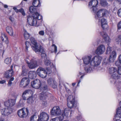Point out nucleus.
I'll list each match as a JSON object with an SVG mask.
<instances>
[{
	"label": "nucleus",
	"instance_id": "nucleus-60",
	"mask_svg": "<svg viewBox=\"0 0 121 121\" xmlns=\"http://www.w3.org/2000/svg\"><path fill=\"white\" fill-rule=\"evenodd\" d=\"M15 11L17 13L19 12V9L18 10L17 9Z\"/></svg>",
	"mask_w": 121,
	"mask_h": 121
},
{
	"label": "nucleus",
	"instance_id": "nucleus-52",
	"mask_svg": "<svg viewBox=\"0 0 121 121\" xmlns=\"http://www.w3.org/2000/svg\"><path fill=\"white\" fill-rule=\"evenodd\" d=\"M117 73L121 75V66L118 68Z\"/></svg>",
	"mask_w": 121,
	"mask_h": 121
},
{
	"label": "nucleus",
	"instance_id": "nucleus-42",
	"mask_svg": "<svg viewBox=\"0 0 121 121\" xmlns=\"http://www.w3.org/2000/svg\"><path fill=\"white\" fill-rule=\"evenodd\" d=\"M101 5L103 6H105L107 4V3L105 0H101L100 3Z\"/></svg>",
	"mask_w": 121,
	"mask_h": 121
},
{
	"label": "nucleus",
	"instance_id": "nucleus-22",
	"mask_svg": "<svg viewBox=\"0 0 121 121\" xmlns=\"http://www.w3.org/2000/svg\"><path fill=\"white\" fill-rule=\"evenodd\" d=\"M47 82L49 85H52V87L54 88L56 87L57 86L55 85V82L53 79L51 78H49Z\"/></svg>",
	"mask_w": 121,
	"mask_h": 121
},
{
	"label": "nucleus",
	"instance_id": "nucleus-14",
	"mask_svg": "<svg viewBox=\"0 0 121 121\" xmlns=\"http://www.w3.org/2000/svg\"><path fill=\"white\" fill-rule=\"evenodd\" d=\"M30 80L27 78L25 77L22 78L20 83L19 86L20 87L25 88L29 84Z\"/></svg>",
	"mask_w": 121,
	"mask_h": 121
},
{
	"label": "nucleus",
	"instance_id": "nucleus-16",
	"mask_svg": "<svg viewBox=\"0 0 121 121\" xmlns=\"http://www.w3.org/2000/svg\"><path fill=\"white\" fill-rule=\"evenodd\" d=\"M105 50V46L103 44L99 45L95 51L97 55L102 54Z\"/></svg>",
	"mask_w": 121,
	"mask_h": 121
},
{
	"label": "nucleus",
	"instance_id": "nucleus-15",
	"mask_svg": "<svg viewBox=\"0 0 121 121\" xmlns=\"http://www.w3.org/2000/svg\"><path fill=\"white\" fill-rule=\"evenodd\" d=\"M49 116L48 114L44 112L41 113L39 116L38 119L40 121H48Z\"/></svg>",
	"mask_w": 121,
	"mask_h": 121
},
{
	"label": "nucleus",
	"instance_id": "nucleus-48",
	"mask_svg": "<svg viewBox=\"0 0 121 121\" xmlns=\"http://www.w3.org/2000/svg\"><path fill=\"white\" fill-rule=\"evenodd\" d=\"M52 47L54 49V52L56 53L57 52V47L54 44H53L52 45Z\"/></svg>",
	"mask_w": 121,
	"mask_h": 121
},
{
	"label": "nucleus",
	"instance_id": "nucleus-6",
	"mask_svg": "<svg viewBox=\"0 0 121 121\" xmlns=\"http://www.w3.org/2000/svg\"><path fill=\"white\" fill-rule=\"evenodd\" d=\"M36 72L37 74L39 77L44 78L46 76L47 73H50L51 71V70H49L47 72L45 69L41 67H39L37 70Z\"/></svg>",
	"mask_w": 121,
	"mask_h": 121
},
{
	"label": "nucleus",
	"instance_id": "nucleus-50",
	"mask_svg": "<svg viewBox=\"0 0 121 121\" xmlns=\"http://www.w3.org/2000/svg\"><path fill=\"white\" fill-rule=\"evenodd\" d=\"M41 56L42 58H45L47 59V56L45 53H42L41 54Z\"/></svg>",
	"mask_w": 121,
	"mask_h": 121
},
{
	"label": "nucleus",
	"instance_id": "nucleus-4",
	"mask_svg": "<svg viewBox=\"0 0 121 121\" xmlns=\"http://www.w3.org/2000/svg\"><path fill=\"white\" fill-rule=\"evenodd\" d=\"M31 85L34 88L38 89L40 88L43 91L46 90L47 88V85L43 86L41 85L40 80L38 79H36L32 81L31 83Z\"/></svg>",
	"mask_w": 121,
	"mask_h": 121
},
{
	"label": "nucleus",
	"instance_id": "nucleus-20",
	"mask_svg": "<svg viewBox=\"0 0 121 121\" xmlns=\"http://www.w3.org/2000/svg\"><path fill=\"white\" fill-rule=\"evenodd\" d=\"M13 66L12 65L11 66V69L7 70L5 72L4 75L5 77L9 78L11 77L13 74V71L12 69Z\"/></svg>",
	"mask_w": 121,
	"mask_h": 121
},
{
	"label": "nucleus",
	"instance_id": "nucleus-31",
	"mask_svg": "<svg viewBox=\"0 0 121 121\" xmlns=\"http://www.w3.org/2000/svg\"><path fill=\"white\" fill-rule=\"evenodd\" d=\"M75 102H67V105L68 107L70 108L73 107L75 108L76 106L75 105Z\"/></svg>",
	"mask_w": 121,
	"mask_h": 121
},
{
	"label": "nucleus",
	"instance_id": "nucleus-32",
	"mask_svg": "<svg viewBox=\"0 0 121 121\" xmlns=\"http://www.w3.org/2000/svg\"><path fill=\"white\" fill-rule=\"evenodd\" d=\"M22 76H26L28 73V71L24 66H23L22 68Z\"/></svg>",
	"mask_w": 121,
	"mask_h": 121
},
{
	"label": "nucleus",
	"instance_id": "nucleus-21",
	"mask_svg": "<svg viewBox=\"0 0 121 121\" xmlns=\"http://www.w3.org/2000/svg\"><path fill=\"white\" fill-rule=\"evenodd\" d=\"M100 35L103 37V39L107 43L110 42L111 39L107 34L103 32H100Z\"/></svg>",
	"mask_w": 121,
	"mask_h": 121
},
{
	"label": "nucleus",
	"instance_id": "nucleus-55",
	"mask_svg": "<svg viewBox=\"0 0 121 121\" xmlns=\"http://www.w3.org/2000/svg\"><path fill=\"white\" fill-rule=\"evenodd\" d=\"M6 82V81L5 80H2V81H0V83L3 84L5 83Z\"/></svg>",
	"mask_w": 121,
	"mask_h": 121
},
{
	"label": "nucleus",
	"instance_id": "nucleus-53",
	"mask_svg": "<svg viewBox=\"0 0 121 121\" xmlns=\"http://www.w3.org/2000/svg\"><path fill=\"white\" fill-rule=\"evenodd\" d=\"M117 14L119 16L121 17V9H119L118 10Z\"/></svg>",
	"mask_w": 121,
	"mask_h": 121
},
{
	"label": "nucleus",
	"instance_id": "nucleus-13",
	"mask_svg": "<svg viewBox=\"0 0 121 121\" xmlns=\"http://www.w3.org/2000/svg\"><path fill=\"white\" fill-rule=\"evenodd\" d=\"M12 112L11 108H4L1 110L2 115L4 117L8 116L11 114Z\"/></svg>",
	"mask_w": 121,
	"mask_h": 121
},
{
	"label": "nucleus",
	"instance_id": "nucleus-5",
	"mask_svg": "<svg viewBox=\"0 0 121 121\" xmlns=\"http://www.w3.org/2000/svg\"><path fill=\"white\" fill-rule=\"evenodd\" d=\"M26 60L28 67L30 69L34 68L38 66L37 61L35 59H32L30 57L26 58Z\"/></svg>",
	"mask_w": 121,
	"mask_h": 121
},
{
	"label": "nucleus",
	"instance_id": "nucleus-61",
	"mask_svg": "<svg viewBox=\"0 0 121 121\" xmlns=\"http://www.w3.org/2000/svg\"><path fill=\"white\" fill-rule=\"evenodd\" d=\"M4 8H7L8 7V6L7 5H4Z\"/></svg>",
	"mask_w": 121,
	"mask_h": 121
},
{
	"label": "nucleus",
	"instance_id": "nucleus-17",
	"mask_svg": "<svg viewBox=\"0 0 121 121\" xmlns=\"http://www.w3.org/2000/svg\"><path fill=\"white\" fill-rule=\"evenodd\" d=\"M92 56H87L82 58L83 63L85 65H90L91 66Z\"/></svg>",
	"mask_w": 121,
	"mask_h": 121
},
{
	"label": "nucleus",
	"instance_id": "nucleus-33",
	"mask_svg": "<svg viewBox=\"0 0 121 121\" xmlns=\"http://www.w3.org/2000/svg\"><path fill=\"white\" fill-rule=\"evenodd\" d=\"M115 42L117 44H119L120 43L121 47V35H118L115 39Z\"/></svg>",
	"mask_w": 121,
	"mask_h": 121
},
{
	"label": "nucleus",
	"instance_id": "nucleus-39",
	"mask_svg": "<svg viewBox=\"0 0 121 121\" xmlns=\"http://www.w3.org/2000/svg\"><path fill=\"white\" fill-rule=\"evenodd\" d=\"M26 48L25 51L26 52H28V48L30 47V44L28 41H26L25 42Z\"/></svg>",
	"mask_w": 121,
	"mask_h": 121
},
{
	"label": "nucleus",
	"instance_id": "nucleus-8",
	"mask_svg": "<svg viewBox=\"0 0 121 121\" xmlns=\"http://www.w3.org/2000/svg\"><path fill=\"white\" fill-rule=\"evenodd\" d=\"M109 13L108 11L104 9H101L99 10L96 13L95 15L96 19L103 17L107 16L108 15Z\"/></svg>",
	"mask_w": 121,
	"mask_h": 121
},
{
	"label": "nucleus",
	"instance_id": "nucleus-23",
	"mask_svg": "<svg viewBox=\"0 0 121 121\" xmlns=\"http://www.w3.org/2000/svg\"><path fill=\"white\" fill-rule=\"evenodd\" d=\"M6 30L10 35L12 36H13V31L11 27L10 26H7L6 28Z\"/></svg>",
	"mask_w": 121,
	"mask_h": 121
},
{
	"label": "nucleus",
	"instance_id": "nucleus-37",
	"mask_svg": "<svg viewBox=\"0 0 121 121\" xmlns=\"http://www.w3.org/2000/svg\"><path fill=\"white\" fill-rule=\"evenodd\" d=\"M29 11L31 13H35V14L37 12H36V9L34 8L32 6H31L29 8Z\"/></svg>",
	"mask_w": 121,
	"mask_h": 121
},
{
	"label": "nucleus",
	"instance_id": "nucleus-62",
	"mask_svg": "<svg viewBox=\"0 0 121 121\" xmlns=\"http://www.w3.org/2000/svg\"><path fill=\"white\" fill-rule=\"evenodd\" d=\"M80 82H81V81L80 80H79L78 81V85H77L78 86L79 85V84Z\"/></svg>",
	"mask_w": 121,
	"mask_h": 121
},
{
	"label": "nucleus",
	"instance_id": "nucleus-35",
	"mask_svg": "<svg viewBox=\"0 0 121 121\" xmlns=\"http://www.w3.org/2000/svg\"><path fill=\"white\" fill-rule=\"evenodd\" d=\"M27 94H30L31 95L33 94V92L31 90H29L25 91L22 94V97H23L24 95Z\"/></svg>",
	"mask_w": 121,
	"mask_h": 121
},
{
	"label": "nucleus",
	"instance_id": "nucleus-44",
	"mask_svg": "<svg viewBox=\"0 0 121 121\" xmlns=\"http://www.w3.org/2000/svg\"><path fill=\"white\" fill-rule=\"evenodd\" d=\"M99 22H100L101 25L107 23L106 19L104 18H102L101 20H99Z\"/></svg>",
	"mask_w": 121,
	"mask_h": 121
},
{
	"label": "nucleus",
	"instance_id": "nucleus-63",
	"mask_svg": "<svg viewBox=\"0 0 121 121\" xmlns=\"http://www.w3.org/2000/svg\"><path fill=\"white\" fill-rule=\"evenodd\" d=\"M23 97V99L24 100H25L26 99V98L24 96Z\"/></svg>",
	"mask_w": 121,
	"mask_h": 121
},
{
	"label": "nucleus",
	"instance_id": "nucleus-45",
	"mask_svg": "<svg viewBox=\"0 0 121 121\" xmlns=\"http://www.w3.org/2000/svg\"><path fill=\"white\" fill-rule=\"evenodd\" d=\"M102 28L104 30L108 28V26L107 23L101 25Z\"/></svg>",
	"mask_w": 121,
	"mask_h": 121
},
{
	"label": "nucleus",
	"instance_id": "nucleus-51",
	"mask_svg": "<svg viewBox=\"0 0 121 121\" xmlns=\"http://www.w3.org/2000/svg\"><path fill=\"white\" fill-rule=\"evenodd\" d=\"M120 64H121V63L120 62L119 60L117 61L115 63V65L117 66H118Z\"/></svg>",
	"mask_w": 121,
	"mask_h": 121
},
{
	"label": "nucleus",
	"instance_id": "nucleus-28",
	"mask_svg": "<svg viewBox=\"0 0 121 121\" xmlns=\"http://www.w3.org/2000/svg\"><path fill=\"white\" fill-rule=\"evenodd\" d=\"M75 97L72 95H69L68 98L67 102H75Z\"/></svg>",
	"mask_w": 121,
	"mask_h": 121
},
{
	"label": "nucleus",
	"instance_id": "nucleus-46",
	"mask_svg": "<svg viewBox=\"0 0 121 121\" xmlns=\"http://www.w3.org/2000/svg\"><path fill=\"white\" fill-rule=\"evenodd\" d=\"M38 34L40 36H43L45 34V33L44 31L42 30L39 31V32Z\"/></svg>",
	"mask_w": 121,
	"mask_h": 121
},
{
	"label": "nucleus",
	"instance_id": "nucleus-24",
	"mask_svg": "<svg viewBox=\"0 0 121 121\" xmlns=\"http://www.w3.org/2000/svg\"><path fill=\"white\" fill-rule=\"evenodd\" d=\"M66 117L63 114H62V116H60L59 117H57L52 119L51 121H62Z\"/></svg>",
	"mask_w": 121,
	"mask_h": 121
},
{
	"label": "nucleus",
	"instance_id": "nucleus-11",
	"mask_svg": "<svg viewBox=\"0 0 121 121\" xmlns=\"http://www.w3.org/2000/svg\"><path fill=\"white\" fill-rule=\"evenodd\" d=\"M101 62L100 57L98 56H96L91 59V66H97L99 65Z\"/></svg>",
	"mask_w": 121,
	"mask_h": 121
},
{
	"label": "nucleus",
	"instance_id": "nucleus-7",
	"mask_svg": "<svg viewBox=\"0 0 121 121\" xmlns=\"http://www.w3.org/2000/svg\"><path fill=\"white\" fill-rule=\"evenodd\" d=\"M109 72L111 79H113L115 82L116 79L118 78V75L117 71V69L115 67H111L109 69Z\"/></svg>",
	"mask_w": 121,
	"mask_h": 121
},
{
	"label": "nucleus",
	"instance_id": "nucleus-29",
	"mask_svg": "<svg viewBox=\"0 0 121 121\" xmlns=\"http://www.w3.org/2000/svg\"><path fill=\"white\" fill-rule=\"evenodd\" d=\"M44 62L45 64L47 66L50 65L52 68L54 67V65L52 63H51L50 60L46 59L44 60Z\"/></svg>",
	"mask_w": 121,
	"mask_h": 121
},
{
	"label": "nucleus",
	"instance_id": "nucleus-26",
	"mask_svg": "<svg viewBox=\"0 0 121 121\" xmlns=\"http://www.w3.org/2000/svg\"><path fill=\"white\" fill-rule=\"evenodd\" d=\"M28 75L29 78L31 79H33L36 77V74L35 71H31L29 72Z\"/></svg>",
	"mask_w": 121,
	"mask_h": 121
},
{
	"label": "nucleus",
	"instance_id": "nucleus-3",
	"mask_svg": "<svg viewBox=\"0 0 121 121\" xmlns=\"http://www.w3.org/2000/svg\"><path fill=\"white\" fill-rule=\"evenodd\" d=\"M30 41L32 44L31 45L32 48L36 52H40L41 53L44 52V50L42 46L40 45L38 46L36 41L34 38H31Z\"/></svg>",
	"mask_w": 121,
	"mask_h": 121
},
{
	"label": "nucleus",
	"instance_id": "nucleus-36",
	"mask_svg": "<svg viewBox=\"0 0 121 121\" xmlns=\"http://www.w3.org/2000/svg\"><path fill=\"white\" fill-rule=\"evenodd\" d=\"M39 98L41 99H44L47 97L46 95V93H42L40 94L39 95Z\"/></svg>",
	"mask_w": 121,
	"mask_h": 121
},
{
	"label": "nucleus",
	"instance_id": "nucleus-34",
	"mask_svg": "<svg viewBox=\"0 0 121 121\" xmlns=\"http://www.w3.org/2000/svg\"><path fill=\"white\" fill-rule=\"evenodd\" d=\"M24 38L26 39H28L30 37V35L25 30H24Z\"/></svg>",
	"mask_w": 121,
	"mask_h": 121
},
{
	"label": "nucleus",
	"instance_id": "nucleus-19",
	"mask_svg": "<svg viewBox=\"0 0 121 121\" xmlns=\"http://www.w3.org/2000/svg\"><path fill=\"white\" fill-rule=\"evenodd\" d=\"M0 39L2 42H5L6 44L8 43L9 41L8 38L5 33L4 32H1V33Z\"/></svg>",
	"mask_w": 121,
	"mask_h": 121
},
{
	"label": "nucleus",
	"instance_id": "nucleus-57",
	"mask_svg": "<svg viewBox=\"0 0 121 121\" xmlns=\"http://www.w3.org/2000/svg\"><path fill=\"white\" fill-rule=\"evenodd\" d=\"M117 84L118 86H119L121 87V82L118 83L117 82Z\"/></svg>",
	"mask_w": 121,
	"mask_h": 121
},
{
	"label": "nucleus",
	"instance_id": "nucleus-59",
	"mask_svg": "<svg viewBox=\"0 0 121 121\" xmlns=\"http://www.w3.org/2000/svg\"><path fill=\"white\" fill-rule=\"evenodd\" d=\"M116 1H117L120 4H121V0H115Z\"/></svg>",
	"mask_w": 121,
	"mask_h": 121
},
{
	"label": "nucleus",
	"instance_id": "nucleus-9",
	"mask_svg": "<svg viewBox=\"0 0 121 121\" xmlns=\"http://www.w3.org/2000/svg\"><path fill=\"white\" fill-rule=\"evenodd\" d=\"M29 113L28 109L26 108H23L19 110L17 112L18 115L20 117H26Z\"/></svg>",
	"mask_w": 121,
	"mask_h": 121
},
{
	"label": "nucleus",
	"instance_id": "nucleus-54",
	"mask_svg": "<svg viewBox=\"0 0 121 121\" xmlns=\"http://www.w3.org/2000/svg\"><path fill=\"white\" fill-rule=\"evenodd\" d=\"M42 104L45 106H47V102L46 101H43L42 102Z\"/></svg>",
	"mask_w": 121,
	"mask_h": 121
},
{
	"label": "nucleus",
	"instance_id": "nucleus-25",
	"mask_svg": "<svg viewBox=\"0 0 121 121\" xmlns=\"http://www.w3.org/2000/svg\"><path fill=\"white\" fill-rule=\"evenodd\" d=\"M119 104L120 106L117 110L116 117H118L121 118V101L120 102Z\"/></svg>",
	"mask_w": 121,
	"mask_h": 121
},
{
	"label": "nucleus",
	"instance_id": "nucleus-27",
	"mask_svg": "<svg viewBox=\"0 0 121 121\" xmlns=\"http://www.w3.org/2000/svg\"><path fill=\"white\" fill-rule=\"evenodd\" d=\"M32 4L35 7H39L41 5V3L39 0H33Z\"/></svg>",
	"mask_w": 121,
	"mask_h": 121
},
{
	"label": "nucleus",
	"instance_id": "nucleus-56",
	"mask_svg": "<svg viewBox=\"0 0 121 121\" xmlns=\"http://www.w3.org/2000/svg\"><path fill=\"white\" fill-rule=\"evenodd\" d=\"M9 19L11 22L13 21L14 20V18L11 16L9 17Z\"/></svg>",
	"mask_w": 121,
	"mask_h": 121
},
{
	"label": "nucleus",
	"instance_id": "nucleus-41",
	"mask_svg": "<svg viewBox=\"0 0 121 121\" xmlns=\"http://www.w3.org/2000/svg\"><path fill=\"white\" fill-rule=\"evenodd\" d=\"M11 61V59L10 58H7L5 59L4 60V63L6 64H9Z\"/></svg>",
	"mask_w": 121,
	"mask_h": 121
},
{
	"label": "nucleus",
	"instance_id": "nucleus-43",
	"mask_svg": "<svg viewBox=\"0 0 121 121\" xmlns=\"http://www.w3.org/2000/svg\"><path fill=\"white\" fill-rule=\"evenodd\" d=\"M14 80V78L13 77H12L10 79L9 81L7 84V85L8 86H11L12 83V81H13Z\"/></svg>",
	"mask_w": 121,
	"mask_h": 121
},
{
	"label": "nucleus",
	"instance_id": "nucleus-2",
	"mask_svg": "<svg viewBox=\"0 0 121 121\" xmlns=\"http://www.w3.org/2000/svg\"><path fill=\"white\" fill-rule=\"evenodd\" d=\"M69 110L68 108H65L64 111H61L59 107L57 106L54 107L51 110V114L54 116L60 115L62 116V114H63L66 117H68Z\"/></svg>",
	"mask_w": 121,
	"mask_h": 121
},
{
	"label": "nucleus",
	"instance_id": "nucleus-47",
	"mask_svg": "<svg viewBox=\"0 0 121 121\" xmlns=\"http://www.w3.org/2000/svg\"><path fill=\"white\" fill-rule=\"evenodd\" d=\"M19 12H20L22 14L23 16H25V13L24 10L22 8H21L19 9Z\"/></svg>",
	"mask_w": 121,
	"mask_h": 121
},
{
	"label": "nucleus",
	"instance_id": "nucleus-18",
	"mask_svg": "<svg viewBox=\"0 0 121 121\" xmlns=\"http://www.w3.org/2000/svg\"><path fill=\"white\" fill-rule=\"evenodd\" d=\"M15 100L14 99H9L5 101L4 103L5 106L8 108L9 107H11L15 104Z\"/></svg>",
	"mask_w": 121,
	"mask_h": 121
},
{
	"label": "nucleus",
	"instance_id": "nucleus-10",
	"mask_svg": "<svg viewBox=\"0 0 121 121\" xmlns=\"http://www.w3.org/2000/svg\"><path fill=\"white\" fill-rule=\"evenodd\" d=\"M98 3L97 0H92L89 3V7L91 8L92 12L94 13H95L97 10V9L95 7L98 5Z\"/></svg>",
	"mask_w": 121,
	"mask_h": 121
},
{
	"label": "nucleus",
	"instance_id": "nucleus-12",
	"mask_svg": "<svg viewBox=\"0 0 121 121\" xmlns=\"http://www.w3.org/2000/svg\"><path fill=\"white\" fill-rule=\"evenodd\" d=\"M116 56V53L115 51H113L110 53L109 58L107 60H105L104 62L105 65L109 64L110 62H113L115 60Z\"/></svg>",
	"mask_w": 121,
	"mask_h": 121
},
{
	"label": "nucleus",
	"instance_id": "nucleus-1",
	"mask_svg": "<svg viewBox=\"0 0 121 121\" xmlns=\"http://www.w3.org/2000/svg\"><path fill=\"white\" fill-rule=\"evenodd\" d=\"M42 16L38 13H35L33 16H28L27 17V22L31 26H38V21L42 18Z\"/></svg>",
	"mask_w": 121,
	"mask_h": 121
},
{
	"label": "nucleus",
	"instance_id": "nucleus-49",
	"mask_svg": "<svg viewBox=\"0 0 121 121\" xmlns=\"http://www.w3.org/2000/svg\"><path fill=\"white\" fill-rule=\"evenodd\" d=\"M117 26L118 29H121V21L118 23Z\"/></svg>",
	"mask_w": 121,
	"mask_h": 121
},
{
	"label": "nucleus",
	"instance_id": "nucleus-40",
	"mask_svg": "<svg viewBox=\"0 0 121 121\" xmlns=\"http://www.w3.org/2000/svg\"><path fill=\"white\" fill-rule=\"evenodd\" d=\"M112 48L109 46H108L107 49L106 53V54H108L111 52V51L112 50Z\"/></svg>",
	"mask_w": 121,
	"mask_h": 121
},
{
	"label": "nucleus",
	"instance_id": "nucleus-64",
	"mask_svg": "<svg viewBox=\"0 0 121 121\" xmlns=\"http://www.w3.org/2000/svg\"><path fill=\"white\" fill-rule=\"evenodd\" d=\"M76 83H73L72 84V85L73 86H74L75 85Z\"/></svg>",
	"mask_w": 121,
	"mask_h": 121
},
{
	"label": "nucleus",
	"instance_id": "nucleus-38",
	"mask_svg": "<svg viewBox=\"0 0 121 121\" xmlns=\"http://www.w3.org/2000/svg\"><path fill=\"white\" fill-rule=\"evenodd\" d=\"M35 98L32 96L30 97L27 99V102L29 103H33Z\"/></svg>",
	"mask_w": 121,
	"mask_h": 121
},
{
	"label": "nucleus",
	"instance_id": "nucleus-30",
	"mask_svg": "<svg viewBox=\"0 0 121 121\" xmlns=\"http://www.w3.org/2000/svg\"><path fill=\"white\" fill-rule=\"evenodd\" d=\"M85 68V70L87 73H89L92 70L93 66L90 65H87Z\"/></svg>",
	"mask_w": 121,
	"mask_h": 121
},
{
	"label": "nucleus",
	"instance_id": "nucleus-58",
	"mask_svg": "<svg viewBox=\"0 0 121 121\" xmlns=\"http://www.w3.org/2000/svg\"><path fill=\"white\" fill-rule=\"evenodd\" d=\"M119 60L121 64V54L120 55L119 57Z\"/></svg>",
	"mask_w": 121,
	"mask_h": 121
}]
</instances>
